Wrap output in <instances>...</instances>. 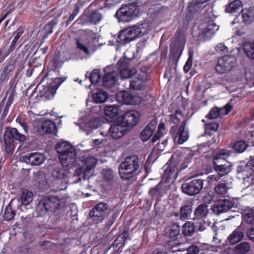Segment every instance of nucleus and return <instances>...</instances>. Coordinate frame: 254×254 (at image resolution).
Listing matches in <instances>:
<instances>
[{"instance_id":"nucleus-16","label":"nucleus","mask_w":254,"mask_h":254,"mask_svg":"<svg viewBox=\"0 0 254 254\" xmlns=\"http://www.w3.org/2000/svg\"><path fill=\"white\" fill-rule=\"evenodd\" d=\"M118 97H121L123 103L127 105H138L142 100L141 97L133 95L127 91H123L119 93Z\"/></svg>"},{"instance_id":"nucleus-56","label":"nucleus","mask_w":254,"mask_h":254,"mask_svg":"<svg viewBox=\"0 0 254 254\" xmlns=\"http://www.w3.org/2000/svg\"><path fill=\"white\" fill-rule=\"evenodd\" d=\"M129 234L128 230H125L122 234L118 237L115 240V244L119 241H122V242L126 243V241L127 240H130Z\"/></svg>"},{"instance_id":"nucleus-57","label":"nucleus","mask_w":254,"mask_h":254,"mask_svg":"<svg viewBox=\"0 0 254 254\" xmlns=\"http://www.w3.org/2000/svg\"><path fill=\"white\" fill-rule=\"evenodd\" d=\"M102 175L105 181H111L114 177L113 172L111 169L103 170Z\"/></svg>"},{"instance_id":"nucleus-36","label":"nucleus","mask_w":254,"mask_h":254,"mask_svg":"<svg viewBox=\"0 0 254 254\" xmlns=\"http://www.w3.org/2000/svg\"><path fill=\"white\" fill-rule=\"evenodd\" d=\"M231 188L230 184L226 181L219 182L215 187V191L218 194L224 195Z\"/></svg>"},{"instance_id":"nucleus-55","label":"nucleus","mask_w":254,"mask_h":254,"mask_svg":"<svg viewBox=\"0 0 254 254\" xmlns=\"http://www.w3.org/2000/svg\"><path fill=\"white\" fill-rule=\"evenodd\" d=\"M170 117L173 123L175 124H178L182 119L183 115L181 110H180V109H177L175 111V113L174 114L171 115Z\"/></svg>"},{"instance_id":"nucleus-18","label":"nucleus","mask_w":254,"mask_h":254,"mask_svg":"<svg viewBox=\"0 0 254 254\" xmlns=\"http://www.w3.org/2000/svg\"><path fill=\"white\" fill-rule=\"evenodd\" d=\"M163 169L164 170L163 178L166 182L174 181L177 178L178 170L176 166H169L168 162L163 167Z\"/></svg>"},{"instance_id":"nucleus-24","label":"nucleus","mask_w":254,"mask_h":254,"mask_svg":"<svg viewBox=\"0 0 254 254\" xmlns=\"http://www.w3.org/2000/svg\"><path fill=\"white\" fill-rule=\"evenodd\" d=\"M96 162L97 160L92 156H90L83 158L82 160V165L80 169L83 174H85L95 167Z\"/></svg>"},{"instance_id":"nucleus-52","label":"nucleus","mask_w":254,"mask_h":254,"mask_svg":"<svg viewBox=\"0 0 254 254\" xmlns=\"http://www.w3.org/2000/svg\"><path fill=\"white\" fill-rule=\"evenodd\" d=\"M244 51L249 58L254 60V42L246 44L244 47Z\"/></svg>"},{"instance_id":"nucleus-10","label":"nucleus","mask_w":254,"mask_h":254,"mask_svg":"<svg viewBox=\"0 0 254 254\" xmlns=\"http://www.w3.org/2000/svg\"><path fill=\"white\" fill-rule=\"evenodd\" d=\"M139 114L135 110L127 111L119 120L128 130L134 127L139 122Z\"/></svg>"},{"instance_id":"nucleus-62","label":"nucleus","mask_w":254,"mask_h":254,"mask_svg":"<svg viewBox=\"0 0 254 254\" xmlns=\"http://www.w3.org/2000/svg\"><path fill=\"white\" fill-rule=\"evenodd\" d=\"M23 236L24 237L26 242L31 244L33 242L35 239L34 235L29 232H24Z\"/></svg>"},{"instance_id":"nucleus-50","label":"nucleus","mask_w":254,"mask_h":254,"mask_svg":"<svg viewBox=\"0 0 254 254\" xmlns=\"http://www.w3.org/2000/svg\"><path fill=\"white\" fill-rule=\"evenodd\" d=\"M183 233L187 236H191L195 231L194 226L192 222H187L183 226Z\"/></svg>"},{"instance_id":"nucleus-19","label":"nucleus","mask_w":254,"mask_h":254,"mask_svg":"<svg viewBox=\"0 0 254 254\" xmlns=\"http://www.w3.org/2000/svg\"><path fill=\"white\" fill-rule=\"evenodd\" d=\"M120 106L118 105H110L105 109V118L110 122H113L118 119L120 111Z\"/></svg>"},{"instance_id":"nucleus-42","label":"nucleus","mask_w":254,"mask_h":254,"mask_svg":"<svg viewBox=\"0 0 254 254\" xmlns=\"http://www.w3.org/2000/svg\"><path fill=\"white\" fill-rule=\"evenodd\" d=\"M251 250L249 243L243 242L237 245L235 248V252L237 254H246Z\"/></svg>"},{"instance_id":"nucleus-41","label":"nucleus","mask_w":254,"mask_h":254,"mask_svg":"<svg viewBox=\"0 0 254 254\" xmlns=\"http://www.w3.org/2000/svg\"><path fill=\"white\" fill-rule=\"evenodd\" d=\"M156 121H152L144 128V141L147 140L151 136L156 128Z\"/></svg>"},{"instance_id":"nucleus-37","label":"nucleus","mask_w":254,"mask_h":254,"mask_svg":"<svg viewBox=\"0 0 254 254\" xmlns=\"http://www.w3.org/2000/svg\"><path fill=\"white\" fill-rule=\"evenodd\" d=\"M180 233V229L178 226H173L172 227L168 232H166L165 235L167 237L171 239L170 242H173L174 245H177L179 243L177 240H176V237L178 236ZM170 242V241H169Z\"/></svg>"},{"instance_id":"nucleus-11","label":"nucleus","mask_w":254,"mask_h":254,"mask_svg":"<svg viewBox=\"0 0 254 254\" xmlns=\"http://www.w3.org/2000/svg\"><path fill=\"white\" fill-rule=\"evenodd\" d=\"M203 183L200 179H194L192 181L184 183L182 185V191L185 193L192 196L198 193L203 188Z\"/></svg>"},{"instance_id":"nucleus-48","label":"nucleus","mask_w":254,"mask_h":254,"mask_svg":"<svg viewBox=\"0 0 254 254\" xmlns=\"http://www.w3.org/2000/svg\"><path fill=\"white\" fill-rule=\"evenodd\" d=\"M166 132L165 125L164 123L161 122L159 124L158 129L156 134L152 139V142L154 143L158 141Z\"/></svg>"},{"instance_id":"nucleus-15","label":"nucleus","mask_w":254,"mask_h":254,"mask_svg":"<svg viewBox=\"0 0 254 254\" xmlns=\"http://www.w3.org/2000/svg\"><path fill=\"white\" fill-rule=\"evenodd\" d=\"M120 74L122 78H128L135 74L137 70L135 68H129L128 64L126 60H119L117 63Z\"/></svg>"},{"instance_id":"nucleus-3","label":"nucleus","mask_w":254,"mask_h":254,"mask_svg":"<svg viewBox=\"0 0 254 254\" xmlns=\"http://www.w3.org/2000/svg\"><path fill=\"white\" fill-rule=\"evenodd\" d=\"M139 168L138 157L135 155L127 156L121 163L119 168V173L123 180L131 179Z\"/></svg>"},{"instance_id":"nucleus-6","label":"nucleus","mask_w":254,"mask_h":254,"mask_svg":"<svg viewBox=\"0 0 254 254\" xmlns=\"http://www.w3.org/2000/svg\"><path fill=\"white\" fill-rule=\"evenodd\" d=\"M111 211V207L107 203L100 202L93 206L90 211L89 215L94 223L98 224L107 217Z\"/></svg>"},{"instance_id":"nucleus-17","label":"nucleus","mask_w":254,"mask_h":254,"mask_svg":"<svg viewBox=\"0 0 254 254\" xmlns=\"http://www.w3.org/2000/svg\"><path fill=\"white\" fill-rule=\"evenodd\" d=\"M231 110L232 106L229 104H226L222 108L214 107L210 111L206 117L209 119H216L222 116L228 114Z\"/></svg>"},{"instance_id":"nucleus-31","label":"nucleus","mask_w":254,"mask_h":254,"mask_svg":"<svg viewBox=\"0 0 254 254\" xmlns=\"http://www.w3.org/2000/svg\"><path fill=\"white\" fill-rule=\"evenodd\" d=\"M230 156V153L227 150H220L217 151L213 156V164L214 165L226 163V159H227Z\"/></svg>"},{"instance_id":"nucleus-43","label":"nucleus","mask_w":254,"mask_h":254,"mask_svg":"<svg viewBox=\"0 0 254 254\" xmlns=\"http://www.w3.org/2000/svg\"><path fill=\"white\" fill-rule=\"evenodd\" d=\"M16 214V211L12 208L11 202H10L6 206L3 219L4 221H9L13 219Z\"/></svg>"},{"instance_id":"nucleus-44","label":"nucleus","mask_w":254,"mask_h":254,"mask_svg":"<svg viewBox=\"0 0 254 254\" xmlns=\"http://www.w3.org/2000/svg\"><path fill=\"white\" fill-rule=\"evenodd\" d=\"M130 88L133 91L141 90L143 88V78L135 77L130 81Z\"/></svg>"},{"instance_id":"nucleus-23","label":"nucleus","mask_w":254,"mask_h":254,"mask_svg":"<svg viewBox=\"0 0 254 254\" xmlns=\"http://www.w3.org/2000/svg\"><path fill=\"white\" fill-rule=\"evenodd\" d=\"M41 128L42 132L46 134H53L56 135L58 128L55 122L50 120H46L42 122Z\"/></svg>"},{"instance_id":"nucleus-64","label":"nucleus","mask_w":254,"mask_h":254,"mask_svg":"<svg viewBox=\"0 0 254 254\" xmlns=\"http://www.w3.org/2000/svg\"><path fill=\"white\" fill-rule=\"evenodd\" d=\"M247 236L249 240L254 242V224L247 230Z\"/></svg>"},{"instance_id":"nucleus-20","label":"nucleus","mask_w":254,"mask_h":254,"mask_svg":"<svg viewBox=\"0 0 254 254\" xmlns=\"http://www.w3.org/2000/svg\"><path fill=\"white\" fill-rule=\"evenodd\" d=\"M186 122H183L175 135V141L179 144H182L189 139V134L188 129L186 128Z\"/></svg>"},{"instance_id":"nucleus-33","label":"nucleus","mask_w":254,"mask_h":254,"mask_svg":"<svg viewBox=\"0 0 254 254\" xmlns=\"http://www.w3.org/2000/svg\"><path fill=\"white\" fill-rule=\"evenodd\" d=\"M63 62L61 61L60 56L55 55L49 64V67L54 71H57L58 75H60V68L62 66Z\"/></svg>"},{"instance_id":"nucleus-27","label":"nucleus","mask_w":254,"mask_h":254,"mask_svg":"<svg viewBox=\"0 0 254 254\" xmlns=\"http://www.w3.org/2000/svg\"><path fill=\"white\" fill-rule=\"evenodd\" d=\"M34 181L38 188L42 191H45L48 188V182L44 173L38 171L35 173Z\"/></svg>"},{"instance_id":"nucleus-39","label":"nucleus","mask_w":254,"mask_h":254,"mask_svg":"<svg viewBox=\"0 0 254 254\" xmlns=\"http://www.w3.org/2000/svg\"><path fill=\"white\" fill-rule=\"evenodd\" d=\"M33 197V194L31 191L26 189L22 190L20 199L22 204H29L32 201Z\"/></svg>"},{"instance_id":"nucleus-59","label":"nucleus","mask_w":254,"mask_h":254,"mask_svg":"<svg viewBox=\"0 0 254 254\" xmlns=\"http://www.w3.org/2000/svg\"><path fill=\"white\" fill-rule=\"evenodd\" d=\"M193 156V154L192 153H190L187 154L182 163V168L183 169H185L188 167L189 164L192 161Z\"/></svg>"},{"instance_id":"nucleus-61","label":"nucleus","mask_w":254,"mask_h":254,"mask_svg":"<svg viewBox=\"0 0 254 254\" xmlns=\"http://www.w3.org/2000/svg\"><path fill=\"white\" fill-rule=\"evenodd\" d=\"M115 5L114 0H105L103 5L100 7L102 10L110 9Z\"/></svg>"},{"instance_id":"nucleus-21","label":"nucleus","mask_w":254,"mask_h":254,"mask_svg":"<svg viewBox=\"0 0 254 254\" xmlns=\"http://www.w3.org/2000/svg\"><path fill=\"white\" fill-rule=\"evenodd\" d=\"M87 10V17L91 23L97 24L102 21L103 18V14L101 12V10H102L100 8Z\"/></svg>"},{"instance_id":"nucleus-40","label":"nucleus","mask_w":254,"mask_h":254,"mask_svg":"<svg viewBox=\"0 0 254 254\" xmlns=\"http://www.w3.org/2000/svg\"><path fill=\"white\" fill-rule=\"evenodd\" d=\"M242 6V3L240 0H235L225 6V12L234 13L237 12Z\"/></svg>"},{"instance_id":"nucleus-30","label":"nucleus","mask_w":254,"mask_h":254,"mask_svg":"<svg viewBox=\"0 0 254 254\" xmlns=\"http://www.w3.org/2000/svg\"><path fill=\"white\" fill-rule=\"evenodd\" d=\"M214 168L221 177L227 175L231 171V165L229 162L214 165Z\"/></svg>"},{"instance_id":"nucleus-7","label":"nucleus","mask_w":254,"mask_h":254,"mask_svg":"<svg viewBox=\"0 0 254 254\" xmlns=\"http://www.w3.org/2000/svg\"><path fill=\"white\" fill-rule=\"evenodd\" d=\"M142 33L141 28L136 25L126 28L120 32L116 39L117 43L125 45L134 40Z\"/></svg>"},{"instance_id":"nucleus-14","label":"nucleus","mask_w":254,"mask_h":254,"mask_svg":"<svg viewBox=\"0 0 254 254\" xmlns=\"http://www.w3.org/2000/svg\"><path fill=\"white\" fill-rule=\"evenodd\" d=\"M234 203L232 201L228 199H222L218 201L212 206V211L216 214L228 211Z\"/></svg>"},{"instance_id":"nucleus-26","label":"nucleus","mask_w":254,"mask_h":254,"mask_svg":"<svg viewBox=\"0 0 254 254\" xmlns=\"http://www.w3.org/2000/svg\"><path fill=\"white\" fill-rule=\"evenodd\" d=\"M15 69V66L13 64H7L2 69L0 74V86L6 84L8 80L10 72Z\"/></svg>"},{"instance_id":"nucleus-2","label":"nucleus","mask_w":254,"mask_h":254,"mask_svg":"<svg viewBox=\"0 0 254 254\" xmlns=\"http://www.w3.org/2000/svg\"><path fill=\"white\" fill-rule=\"evenodd\" d=\"M64 203L58 196H50L45 197L38 203L35 212L38 217L44 216L50 212H56L64 207Z\"/></svg>"},{"instance_id":"nucleus-25","label":"nucleus","mask_w":254,"mask_h":254,"mask_svg":"<svg viewBox=\"0 0 254 254\" xmlns=\"http://www.w3.org/2000/svg\"><path fill=\"white\" fill-rule=\"evenodd\" d=\"M244 236L243 229L239 226L228 237L227 240L231 245H235L242 241Z\"/></svg>"},{"instance_id":"nucleus-1","label":"nucleus","mask_w":254,"mask_h":254,"mask_svg":"<svg viewBox=\"0 0 254 254\" xmlns=\"http://www.w3.org/2000/svg\"><path fill=\"white\" fill-rule=\"evenodd\" d=\"M56 149L59 154L60 164L55 166L52 171L53 178L57 180H62L67 174V168L74 166L76 158L75 148L67 142H59L56 144Z\"/></svg>"},{"instance_id":"nucleus-22","label":"nucleus","mask_w":254,"mask_h":254,"mask_svg":"<svg viewBox=\"0 0 254 254\" xmlns=\"http://www.w3.org/2000/svg\"><path fill=\"white\" fill-rule=\"evenodd\" d=\"M118 72L115 71L105 73L102 78L103 86L106 88L113 86L118 81Z\"/></svg>"},{"instance_id":"nucleus-49","label":"nucleus","mask_w":254,"mask_h":254,"mask_svg":"<svg viewBox=\"0 0 254 254\" xmlns=\"http://www.w3.org/2000/svg\"><path fill=\"white\" fill-rule=\"evenodd\" d=\"M219 29V26L215 23H211L204 28L202 30L203 33L207 37H211Z\"/></svg>"},{"instance_id":"nucleus-51","label":"nucleus","mask_w":254,"mask_h":254,"mask_svg":"<svg viewBox=\"0 0 254 254\" xmlns=\"http://www.w3.org/2000/svg\"><path fill=\"white\" fill-rule=\"evenodd\" d=\"M162 188V185L159 183L155 188L150 189L149 193L153 197L158 199L164 193Z\"/></svg>"},{"instance_id":"nucleus-28","label":"nucleus","mask_w":254,"mask_h":254,"mask_svg":"<svg viewBox=\"0 0 254 254\" xmlns=\"http://www.w3.org/2000/svg\"><path fill=\"white\" fill-rule=\"evenodd\" d=\"M209 213V209L207 205L205 203L200 204L195 209L193 213V219H205Z\"/></svg>"},{"instance_id":"nucleus-47","label":"nucleus","mask_w":254,"mask_h":254,"mask_svg":"<svg viewBox=\"0 0 254 254\" xmlns=\"http://www.w3.org/2000/svg\"><path fill=\"white\" fill-rule=\"evenodd\" d=\"M248 147V143L243 140H239L236 141L233 146V148L237 153H243Z\"/></svg>"},{"instance_id":"nucleus-46","label":"nucleus","mask_w":254,"mask_h":254,"mask_svg":"<svg viewBox=\"0 0 254 254\" xmlns=\"http://www.w3.org/2000/svg\"><path fill=\"white\" fill-rule=\"evenodd\" d=\"M242 16L246 24H250L254 20V14L252 10L245 9L242 10Z\"/></svg>"},{"instance_id":"nucleus-4","label":"nucleus","mask_w":254,"mask_h":254,"mask_svg":"<svg viewBox=\"0 0 254 254\" xmlns=\"http://www.w3.org/2000/svg\"><path fill=\"white\" fill-rule=\"evenodd\" d=\"M139 6L137 2L123 4L117 11L115 16L120 22H128L138 16Z\"/></svg>"},{"instance_id":"nucleus-38","label":"nucleus","mask_w":254,"mask_h":254,"mask_svg":"<svg viewBox=\"0 0 254 254\" xmlns=\"http://www.w3.org/2000/svg\"><path fill=\"white\" fill-rule=\"evenodd\" d=\"M192 211L191 203L184 205L180 208V217L181 219L186 220L190 218Z\"/></svg>"},{"instance_id":"nucleus-54","label":"nucleus","mask_w":254,"mask_h":254,"mask_svg":"<svg viewBox=\"0 0 254 254\" xmlns=\"http://www.w3.org/2000/svg\"><path fill=\"white\" fill-rule=\"evenodd\" d=\"M100 126L101 122L98 118L92 119L86 124V127L90 128L91 130L97 129Z\"/></svg>"},{"instance_id":"nucleus-34","label":"nucleus","mask_w":254,"mask_h":254,"mask_svg":"<svg viewBox=\"0 0 254 254\" xmlns=\"http://www.w3.org/2000/svg\"><path fill=\"white\" fill-rule=\"evenodd\" d=\"M92 98L95 103H102L107 100L108 95L106 91L102 89H98L95 93L93 94Z\"/></svg>"},{"instance_id":"nucleus-8","label":"nucleus","mask_w":254,"mask_h":254,"mask_svg":"<svg viewBox=\"0 0 254 254\" xmlns=\"http://www.w3.org/2000/svg\"><path fill=\"white\" fill-rule=\"evenodd\" d=\"M237 59L232 55H225L219 58L215 66L216 71L222 74L230 71L237 64Z\"/></svg>"},{"instance_id":"nucleus-13","label":"nucleus","mask_w":254,"mask_h":254,"mask_svg":"<svg viewBox=\"0 0 254 254\" xmlns=\"http://www.w3.org/2000/svg\"><path fill=\"white\" fill-rule=\"evenodd\" d=\"M117 123L111 125L107 133V134L115 139L121 138L128 131L127 128L121 124L119 120L117 121Z\"/></svg>"},{"instance_id":"nucleus-9","label":"nucleus","mask_w":254,"mask_h":254,"mask_svg":"<svg viewBox=\"0 0 254 254\" xmlns=\"http://www.w3.org/2000/svg\"><path fill=\"white\" fill-rule=\"evenodd\" d=\"M186 28H179L176 33L174 41L170 44V50L171 52L174 53L181 52L184 47L186 39L185 33L186 32Z\"/></svg>"},{"instance_id":"nucleus-60","label":"nucleus","mask_w":254,"mask_h":254,"mask_svg":"<svg viewBox=\"0 0 254 254\" xmlns=\"http://www.w3.org/2000/svg\"><path fill=\"white\" fill-rule=\"evenodd\" d=\"M16 121L23 127V129L26 132H28V128L27 127V122L25 121V119L23 117L19 116L16 118Z\"/></svg>"},{"instance_id":"nucleus-35","label":"nucleus","mask_w":254,"mask_h":254,"mask_svg":"<svg viewBox=\"0 0 254 254\" xmlns=\"http://www.w3.org/2000/svg\"><path fill=\"white\" fill-rule=\"evenodd\" d=\"M66 79V76L56 77L53 79L49 89L53 96L56 93L58 87Z\"/></svg>"},{"instance_id":"nucleus-32","label":"nucleus","mask_w":254,"mask_h":254,"mask_svg":"<svg viewBox=\"0 0 254 254\" xmlns=\"http://www.w3.org/2000/svg\"><path fill=\"white\" fill-rule=\"evenodd\" d=\"M242 218L248 224H254V209L247 207L242 210Z\"/></svg>"},{"instance_id":"nucleus-12","label":"nucleus","mask_w":254,"mask_h":254,"mask_svg":"<svg viewBox=\"0 0 254 254\" xmlns=\"http://www.w3.org/2000/svg\"><path fill=\"white\" fill-rule=\"evenodd\" d=\"M21 160L32 166H39L44 163L45 156L39 152L30 153L21 157Z\"/></svg>"},{"instance_id":"nucleus-45","label":"nucleus","mask_w":254,"mask_h":254,"mask_svg":"<svg viewBox=\"0 0 254 254\" xmlns=\"http://www.w3.org/2000/svg\"><path fill=\"white\" fill-rule=\"evenodd\" d=\"M203 6L197 0H191L188 6V9L189 12L192 14L199 11L202 9Z\"/></svg>"},{"instance_id":"nucleus-58","label":"nucleus","mask_w":254,"mask_h":254,"mask_svg":"<svg viewBox=\"0 0 254 254\" xmlns=\"http://www.w3.org/2000/svg\"><path fill=\"white\" fill-rule=\"evenodd\" d=\"M57 24V22L55 20H51L47 23L44 26V30L47 34H51L53 32V28Z\"/></svg>"},{"instance_id":"nucleus-63","label":"nucleus","mask_w":254,"mask_h":254,"mask_svg":"<svg viewBox=\"0 0 254 254\" xmlns=\"http://www.w3.org/2000/svg\"><path fill=\"white\" fill-rule=\"evenodd\" d=\"M76 48L80 51L83 52L86 55H89L90 53L89 50L86 46L80 42L78 39L76 40Z\"/></svg>"},{"instance_id":"nucleus-53","label":"nucleus","mask_w":254,"mask_h":254,"mask_svg":"<svg viewBox=\"0 0 254 254\" xmlns=\"http://www.w3.org/2000/svg\"><path fill=\"white\" fill-rule=\"evenodd\" d=\"M89 78L92 84H96L98 83L101 79L100 69H94L90 73Z\"/></svg>"},{"instance_id":"nucleus-29","label":"nucleus","mask_w":254,"mask_h":254,"mask_svg":"<svg viewBox=\"0 0 254 254\" xmlns=\"http://www.w3.org/2000/svg\"><path fill=\"white\" fill-rule=\"evenodd\" d=\"M243 178L244 181H248L247 179L251 178V181L253 182L254 176V159L249 161L244 167L242 171Z\"/></svg>"},{"instance_id":"nucleus-5","label":"nucleus","mask_w":254,"mask_h":254,"mask_svg":"<svg viewBox=\"0 0 254 254\" xmlns=\"http://www.w3.org/2000/svg\"><path fill=\"white\" fill-rule=\"evenodd\" d=\"M26 139V136L19 133L16 128H7L3 134L5 151L8 154L12 153L14 149V141L23 142Z\"/></svg>"}]
</instances>
